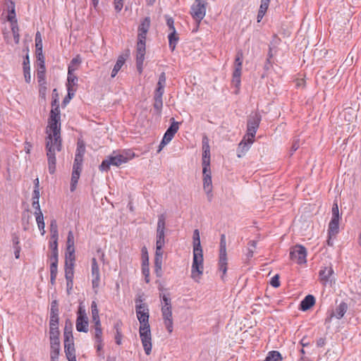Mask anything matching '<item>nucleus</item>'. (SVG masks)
Here are the masks:
<instances>
[{
    "mask_svg": "<svg viewBox=\"0 0 361 361\" xmlns=\"http://www.w3.org/2000/svg\"><path fill=\"white\" fill-rule=\"evenodd\" d=\"M270 0H261V4L259 10L266 12L269 4Z\"/></svg>",
    "mask_w": 361,
    "mask_h": 361,
    "instance_id": "69168bd1",
    "label": "nucleus"
},
{
    "mask_svg": "<svg viewBox=\"0 0 361 361\" xmlns=\"http://www.w3.org/2000/svg\"><path fill=\"white\" fill-rule=\"evenodd\" d=\"M64 337V345H68V343H74L73 334H69L68 332H63Z\"/></svg>",
    "mask_w": 361,
    "mask_h": 361,
    "instance_id": "6e6d98bb",
    "label": "nucleus"
},
{
    "mask_svg": "<svg viewBox=\"0 0 361 361\" xmlns=\"http://www.w3.org/2000/svg\"><path fill=\"white\" fill-rule=\"evenodd\" d=\"M150 26L149 18H145L138 27L137 43L136 47V66L140 73L142 71L145 55V41Z\"/></svg>",
    "mask_w": 361,
    "mask_h": 361,
    "instance_id": "7ed1b4c3",
    "label": "nucleus"
},
{
    "mask_svg": "<svg viewBox=\"0 0 361 361\" xmlns=\"http://www.w3.org/2000/svg\"><path fill=\"white\" fill-rule=\"evenodd\" d=\"M315 303L314 297L312 295H307L300 302V310L306 311Z\"/></svg>",
    "mask_w": 361,
    "mask_h": 361,
    "instance_id": "412c9836",
    "label": "nucleus"
},
{
    "mask_svg": "<svg viewBox=\"0 0 361 361\" xmlns=\"http://www.w3.org/2000/svg\"><path fill=\"white\" fill-rule=\"evenodd\" d=\"M49 247L51 250L50 260L58 261V241H51L49 243Z\"/></svg>",
    "mask_w": 361,
    "mask_h": 361,
    "instance_id": "c9c22d12",
    "label": "nucleus"
},
{
    "mask_svg": "<svg viewBox=\"0 0 361 361\" xmlns=\"http://www.w3.org/2000/svg\"><path fill=\"white\" fill-rule=\"evenodd\" d=\"M50 261H51L50 274L57 275V273H58V269H57L58 261H54V260H50Z\"/></svg>",
    "mask_w": 361,
    "mask_h": 361,
    "instance_id": "4d7b16f0",
    "label": "nucleus"
},
{
    "mask_svg": "<svg viewBox=\"0 0 361 361\" xmlns=\"http://www.w3.org/2000/svg\"><path fill=\"white\" fill-rule=\"evenodd\" d=\"M348 310V305L345 302L340 303L336 308L335 312L332 313L331 317H335L338 319H341Z\"/></svg>",
    "mask_w": 361,
    "mask_h": 361,
    "instance_id": "b1692460",
    "label": "nucleus"
},
{
    "mask_svg": "<svg viewBox=\"0 0 361 361\" xmlns=\"http://www.w3.org/2000/svg\"><path fill=\"white\" fill-rule=\"evenodd\" d=\"M147 269L149 271V257L147 255V252L146 248L142 249V272L143 270Z\"/></svg>",
    "mask_w": 361,
    "mask_h": 361,
    "instance_id": "a18cd8bd",
    "label": "nucleus"
},
{
    "mask_svg": "<svg viewBox=\"0 0 361 361\" xmlns=\"http://www.w3.org/2000/svg\"><path fill=\"white\" fill-rule=\"evenodd\" d=\"M35 47L37 51H42V39L40 32L38 31L35 35Z\"/></svg>",
    "mask_w": 361,
    "mask_h": 361,
    "instance_id": "8fccbe9b",
    "label": "nucleus"
},
{
    "mask_svg": "<svg viewBox=\"0 0 361 361\" xmlns=\"http://www.w3.org/2000/svg\"><path fill=\"white\" fill-rule=\"evenodd\" d=\"M23 73L25 82L27 83H30L31 81V75H30V60L28 55L26 56L23 61Z\"/></svg>",
    "mask_w": 361,
    "mask_h": 361,
    "instance_id": "c85d7f7f",
    "label": "nucleus"
},
{
    "mask_svg": "<svg viewBox=\"0 0 361 361\" xmlns=\"http://www.w3.org/2000/svg\"><path fill=\"white\" fill-rule=\"evenodd\" d=\"M74 71H71L68 70V78H67V90L68 91L69 97H73L75 94V90L74 89V86L78 82V78L73 73Z\"/></svg>",
    "mask_w": 361,
    "mask_h": 361,
    "instance_id": "dca6fc26",
    "label": "nucleus"
},
{
    "mask_svg": "<svg viewBox=\"0 0 361 361\" xmlns=\"http://www.w3.org/2000/svg\"><path fill=\"white\" fill-rule=\"evenodd\" d=\"M193 251H202V248L200 243V232L198 229H195L192 236Z\"/></svg>",
    "mask_w": 361,
    "mask_h": 361,
    "instance_id": "c756f323",
    "label": "nucleus"
},
{
    "mask_svg": "<svg viewBox=\"0 0 361 361\" xmlns=\"http://www.w3.org/2000/svg\"><path fill=\"white\" fill-rule=\"evenodd\" d=\"M227 253H226V235L222 234L220 240V248L219 256V271L221 272V279L224 281L227 271Z\"/></svg>",
    "mask_w": 361,
    "mask_h": 361,
    "instance_id": "423d86ee",
    "label": "nucleus"
},
{
    "mask_svg": "<svg viewBox=\"0 0 361 361\" xmlns=\"http://www.w3.org/2000/svg\"><path fill=\"white\" fill-rule=\"evenodd\" d=\"M210 169V152H203L202 154V169Z\"/></svg>",
    "mask_w": 361,
    "mask_h": 361,
    "instance_id": "c03bdc74",
    "label": "nucleus"
},
{
    "mask_svg": "<svg viewBox=\"0 0 361 361\" xmlns=\"http://www.w3.org/2000/svg\"><path fill=\"white\" fill-rule=\"evenodd\" d=\"M161 298V308H171V298L168 295L163 294L160 295Z\"/></svg>",
    "mask_w": 361,
    "mask_h": 361,
    "instance_id": "49530a36",
    "label": "nucleus"
},
{
    "mask_svg": "<svg viewBox=\"0 0 361 361\" xmlns=\"http://www.w3.org/2000/svg\"><path fill=\"white\" fill-rule=\"evenodd\" d=\"M332 218L339 219L338 207L336 202L334 204L332 207Z\"/></svg>",
    "mask_w": 361,
    "mask_h": 361,
    "instance_id": "e2e57ef3",
    "label": "nucleus"
},
{
    "mask_svg": "<svg viewBox=\"0 0 361 361\" xmlns=\"http://www.w3.org/2000/svg\"><path fill=\"white\" fill-rule=\"evenodd\" d=\"M59 315H50L49 331L59 330Z\"/></svg>",
    "mask_w": 361,
    "mask_h": 361,
    "instance_id": "79ce46f5",
    "label": "nucleus"
},
{
    "mask_svg": "<svg viewBox=\"0 0 361 361\" xmlns=\"http://www.w3.org/2000/svg\"><path fill=\"white\" fill-rule=\"evenodd\" d=\"M65 353L68 361H76L74 343L64 345Z\"/></svg>",
    "mask_w": 361,
    "mask_h": 361,
    "instance_id": "bb28decb",
    "label": "nucleus"
},
{
    "mask_svg": "<svg viewBox=\"0 0 361 361\" xmlns=\"http://www.w3.org/2000/svg\"><path fill=\"white\" fill-rule=\"evenodd\" d=\"M173 137V134H171V133L166 130L159 144L158 152H160L161 149L171 141Z\"/></svg>",
    "mask_w": 361,
    "mask_h": 361,
    "instance_id": "473e14b6",
    "label": "nucleus"
},
{
    "mask_svg": "<svg viewBox=\"0 0 361 361\" xmlns=\"http://www.w3.org/2000/svg\"><path fill=\"white\" fill-rule=\"evenodd\" d=\"M50 315H59L58 304L56 300L51 302Z\"/></svg>",
    "mask_w": 361,
    "mask_h": 361,
    "instance_id": "13d9d810",
    "label": "nucleus"
},
{
    "mask_svg": "<svg viewBox=\"0 0 361 361\" xmlns=\"http://www.w3.org/2000/svg\"><path fill=\"white\" fill-rule=\"evenodd\" d=\"M125 61H126V58L123 56H120L118 58L117 61H116V63L112 70V72H111L112 78H114L118 72L120 71L121 67L123 66Z\"/></svg>",
    "mask_w": 361,
    "mask_h": 361,
    "instance_id": "72a5a7b5",
    "label": "nucleus"
},
{
    "mask_svg": "<svg viewBox=\"0 0 361 361\" xmlns=\"http://www.w3.org/2000/svg\"><path fill=\"white\" fill-rule=\"evenodd\" d=\"M164 92V87H157L156 90H155L154 97H159V98H162Z\"/></svg>",
    "mask_w": 361,
    "mask_h": 361,
    "instance_id": "774afa93",
    "label": "nucleus"
},
{
    "mask_svg": "<svg viewBox=\"0 0 361 361\" xmlns=\"http://www.w3.org/2000/svg\"><path fill=\"white\" fill-rule=\"evenodd\" d=\"M50 232H51V241L56 240L58 241V227L56 224V221L55 220H52L50 224Z\"/></svg>",
    "mask_w": 361,
    "mask_h": 361,
    "instance_id": "4c0bfd02",
    "label": "nucleus"
},
{
    "mask_svg": "<svg viewBox=\"0 0 361 361\" xmlns=\"http://www.w3.org/2000/svg\"><path fill=\"white\" fill-rule=\"evenodd\" d=\"M82 165H76V164H73L70 187V190L71 192L75 191V190L76 189L77 183L82 169Z\"/></svg>",
    "mask_w": 361,
    "mask_h": 361,
    "instance_id": "2eb2a0df",
    "label": "nucleus"
},
{
    "mask_svg": "<svg viewBox=\"0 0 361 361\" xmlns=\"http://www.w3.org/2000/svg\"><path fill=\"white\" fill-rule=\"evenodd\" d=\"M254 142V138L248 140L246 135L243 137V139L240 141L238 145L237 149V156L240 158L243 157L245 153L249 150L251 145Z\"/></svg>",
    "mask_w": 361,
    "mask_h": 361,
    "instance_id": "4468645a",
    "label": "nucleus"
},
{
    "mask_svg": "<svg viewBox=\"0 0 361 361\" xmlns=\"http://www.w3.org/2000/svg\"><path fill=\"white\" fill-rule=\"evenodd\" d=\"M92 322L94 323V340L97 355L101 359H104V353L103 351L102 330L99 317V311L94 302H92Z\"/></svg>",
    "mask_w": 361,
    "mask_h": 361,
    "instance_id": "20e7f679",
    "label": "nucleus"
},
{
    "mask_svg": "<svg viewBox=\"0 0 361 361\" xmlns=\"http://www.w3.org/2000/svg\"><path fill=\"white\" fill-rule=\"evenodd\" d=\"M165 18H166V25L169 27V31H174V30H176L175 27H174V20H173V19L171 17L169 16H166Z\"/></svg>",
    "mask_w": 361,
    "mask_h": 361,
    "instance_id": "bf43d9fd",
    "label": "nucleus"
},
{
    "mask_svg": "<svg viewBox=\"0 0 361 361\" xmlns=\"http://www.w3.org/2000/svg\"><path fill=\"white\" fill-rule=\"evenodd\" d=\"M130 157L126 154H121L114 152L107 159L102 161L100 165V169L102 171H107L109 169L110 165L118 166L124 163H126Z\"/></svg>",
    "mask_w": 361,
    "mask_h": 361,
    "instance_id": "0eeeda50",
    "label": "nucleus"
},
{
    "mask_svg": "<svg viewBox=\"0 0 361 361\" xmlns=\"http://www.w3.org/2000/svg\"><path fill=\"white\" fill-rule=\"evenodd\" d=\"M203 173V188L207 195L209 200L210 201L212 197V173L211 170L202 169Z\"/></svg>",
    "mask_w": 361,
    "mask_h": 361,
    "instance_id": "f8f14e48",
    "label": "nucleus"
},
{
    "mask_svg": "<svg viewBox=\"0 0 361 361\" xmlns=\"http://www.w3.org/2000/svg\"><path fill=\"white\" fill-rule=\"evenodd\" d=\"M164 246L156 245L154 261H162Z\"/></svg>",
    "mask_w": 361,
    "mask_h": 361,
    "instance_id": "864d4df0",
    "label": "nucleus"
},
{
    "mask_svg": "<svg viewBox=\"0 0 361 361\" xmlns=\"http://www.w3.org/2000/svg\"><path fill=\"white\" fill-rule=\"evenodd\" d=\"M92 276L93 277L92 280V287H98L99 283V268L94 259H92Z\"/></svg>",
    "mask_w": 361,
    "mask_h": 361,
    "instance_id": "a211bd4d",
    "label": "nucleus"
},
{
    "mask_svg": "<svg viewBox=\"0 0 361 361\" xmlns=\"http://www.w3.org/2000/svg\"><path fill=\"white\" fill-rule=\"evenodd\" d=\"M75 262V248L66 249L65 253V264L71 265Z\"/></svg>",
    "mask_w": 361,
    "mask_h": 361,
    "instance_id": "2f4dec72",
    "label": "nucleus"
},
{
    "mask_svg": "<svg viewBox=\"0 0 361 361\" xmlns=\"http://www.w3.org/2000/svg\"><path fill=\"white\" fill-rule=\"evenodd\" d=\"M169 47L172 51L175 49L176 43L178 40V37L176 34V31H170L169 34Z\"/></svg>",
    "mask_w": 361,
    "mask_h": 361,
    "instance_id": "e433bc0d",
    "label": "nucleus"
},
{
    "mask_svg": "<svg viewBox=\"0 0 361 361\" xmlns=\"http://www.w3.org/2000/svg\"><path fill=\"white\" fill-rule=\"evenodd\" d=\"M123 6V0H114V7L117 12L121 11Z\"/></svg>",
    "mask_w": 361,
    "mask_h": 361,
    "instance_id": "338daca9",
    "label": "nucleus"
},
{
    "mask_svg": "<svg viewBox=\"0 0 361 361\" xmlns=\"http://www.w3.org/2000/svg\"><path fill=\"white\" fill-rule=\"evenodd\" d=\"M339 219L331 218L329 225V235L330 237L336 235L338 232Z\"/></svg>",
    "mask_w": 361,
    "mask_h": 361,
    "instance_id": "393cba45",
    "label": "nucleus"
},
{
    "mask_svg": "<svg viewBox=\"0 0 361 361\" xmlns=\"http://www.w3.org/2000/svg\"><path fill=\"white\" fill-rule=\"evenodd\" d=\"M282 357L279 352L273 350L268 353L264 361H281Z\"/></svg>",
    "mask_w": 361,
    "mask_h": 361,
    "instance_id": "ea45409f",
    "label": "nucleus"
},
{
    "mask_svg": "<svg viewBox=\"0 0 361 361\" xmlns=\"http://www.w3.org/2000/svg\"><path fill=\"white\" fill-rule=\"evenodd\" d=\"M82 62V59L80 58V56L79 55L76 56L75 58H73L69 66H68V71H75V70H77L80 63Z\"/></svg>",
    "mask_w": 361,
    "mask_h": 361,
    "instance_id": "58836bf2",
    "label": "nucleus"
},
{
    "mask_svg": "<svg viewBox=\"0 0 361 361\" xmlns=\"http://www.w3.org/2000/svg\"><path fill=\"white\" fill-rule=\"evenodd\" d=\"M165 230V216L164 214L159 216L157 231L164 232Z\"/></svg>",
    "mask_w": 361,
    "mask_h": 361,
    "instance_id": "09e8293b",
    "label": "nucleus"
},
{
    "mask_svg": "<svg viewBox=\"0 0 361 361\" xmlns=\"http://www.w3.org/2000/svg\"><path fill=\"white\" fill-rule=\"evenodd\" d=\"M39 191L33 190L32 197V206L35 209V212H37L38 211H42L39 205Z\"/></svg>",
    "mask_w": 361,
    "mask_h": 361,
    "instance_id": "7c9ffc66",
    "label": "nucleus"
},
{
    "mask_svg": "<svg viewBox=\"0 0 361 361\" xmlns=\"http://www.w3.org/2000/svg\"><path fill=\"white\" fill-rule=\"evenodd\" d=\"M178 130V123L173 121L169 128L167 129V131L171 133V134H175L177 133Z\"/></svg>",
    "mask_w": 361,
    "mask_h": 361,
    "instance_id": "052dcab7",
    "label": "nucleus"
},
{
    "mask_svg": "<svg viewBox=\"0 0 361 361\" xmlns=\"http://www.w3.org/2000/svg\"><path fill=\"white\" fill-rule=\"evenodd\" d=\"M270 284L274 288H277L280 286L279 278L278 275H275L271 278Z\"/></svg>",
    "mask_w": 361,
    "mask_h": 361,
    "instance_id": "0e129e2a",
    "label": "nucleus"
},
{
    "mask_svg": "<svg viewBox=\"0 0 361 361\" xmlns=\"http://www.w3.org/2000/svg\"><path fill=\"white\" fill-rule=\"evenodd\" d=\"M203 250L193 251L192 264L191 267V278L199 282L204 271Z\"/></svg>",
    "mask_w": 361,
    "mask_h": 361,
    "instance_id": "39448f33",
    "label": "nucleus"
},
{
    "mask_svg": "<svg viewBox=\"0 0 361 361\" xmlns=\"http://www.w3.org/2000/svg\"><path fill=\"white\" fill-rule=\"evenodd\" d=\"M34 215L36 219V222L37 224L38 228L41 231V234L44 235L45 233V224L44 221L43 214L42 211H38L37 212H34Z\"/></svg>",
    "mask_w": 361,
    "mask_h": 361,
    "instance_id": "a878e982",
    "label": "nucleus"
},
{
    "mask_svg": "<svg viewBox=\"0 0 361 361\" xmlns=\"http://www.w3.org/2000/svg\"><path fill=\"white\" fill-rule=\"evenodd\" d=\"M290 259L296 261L298 264L306 263L307 251L302 245H295L290 252Z\"/></svg>",
    "mask_w": 361,
    "mask_h": 361,
    "instance_id": "9b49d317",
    "label": "nucleus"
},
{
    "mask_svg": "<svg viewBox=\"0 0 361 361\" xmlns=\"http://www.w3.org/2000/svg\"><path fill=\"white\" fill-rule=\"evenodd\" d=\"M334 271L331 267H326L320 270L319 277L324 284H326L329 281Z\"/></svg>",
    "mask_w": 361,
    "mask_h": 361,
    "instance_id": "5701e85b",
    "label": "nucleus"
},
{
    "mask_svg": "<svg viewBox=\"0 0 361 361\" xmlns=\"http://www.w3.org/2000/svg\"><path fill=\"white\" fill-rule=\"evenodd\" d=\"M164 324L169 333L173 331V319L171 308H161Z\"/></svg>",
    "mask_w": 361,
    "mask_h": 361,
    "instance_id": "ddd939ff",
    "label": "nucleus"
},
{
    "mask_svg": "<svg viewBox=\"0 0 361 361\" xmlns=\"http://www.w3.org/2000/svg\"><path fill=\"white\" fill-rule=\"evenodd\" d=\"M45 65H44V61L42 60L41 62L37 63V79L38 82L40 85H44L46 83L45 82Z\"/></svg>",
    "mask_w": 361,
    "mask_h": 361,
    "instance_id": "6ab92c4d",
    "label": "nucleus"
},
{
    "mask_svg": "<svg viewBox=\"0 0 361 361\" xmlns=\"http://www.w3.org/2000/svg\"><path fill=\"white\" fill-rule=\"evenodd\" d=\"M50 359L51 361H59V356L60 353V345H51L50 346Z\"/></svg>",
    "mask_w": 361,
    "mask_h": 361,
    "instance_id": "a19ab883",
    "label": "nucleus"
},
{
    "mask_svg": "<svg viewBox=\"0 0 361 361\" xmlns=\"http://www.w3.org/2000/svg\"><path fill=\"white\" fill-rule=\"evenodd\" d=\"M114 328L116 329V335H115L116 343L117 345H121L122 343L121 341H122V337H123L121 329V324L118 322H117L114 325Z\"/></svg>",
    "mask_w": 361,
    "mask_h": 361,
    "instance_id": "37998d69",
    "label": "nucleus"
},
{
    "mask_svg": "<svg viewBox=\"0 0 361 361\" xmlns=\"http://www.w3.org/2000/svg\"><path fill=\"white\" fill-rule=\"evenodd\" d=\"M261 121V116L257 113L250 116L247 123V133L245 134L248 140L253 139L259 128Z\"/></svg>",
    "mask_w": 361,
    "mask_h": 361,
    "instance_id": "9d476101",
    "label": "nucleus"
},
{
    "mask_svg": "<svg viewBox=\"0 0 361 361\" xmlns=\"http://www.w3.org/2000/svg\"><path fill=\"white\" fill-rule=\"evenodd\" d=\"M75 326L78 331L85 333L88 331L89 319L82 302H80L78 307Z\"/></svg>",
    "mask_w": 361,
    "mask_h": 361,
    "instance_id": "1a4fd4ad",
    "label": "nucleus"
},
{
    "mask_svg": "<svg viewBox=\"0 0 361 361\" xmlns=\"http://www.w3.org/2000/svg\"><path fill=\"white\" fill-rule=\"evenodd\" d=\"M7 6H8V14L6 16L7 20L9 21L11 23H16L17 19L16 17L14 2H13L12 1H10L9 4H8Z\"/></svg>",
    "mask_w": 361,
    "mask_h": 361,
    "instance_id": "cd10ccee",
    "label": "nucleus"
},
{
    "mask_svg": "<svg viewBox=\"0 0 361 361\" xmlns=\"http://www.w3.org/2000/svg\"><path fill=\"white\" fill-rule=\"evenodd\" d=\"M234 71L233 73V80L232 82L235 85V87H238L240 85V75H241V70L242 65L241 64H235L234 63Z\"/></svg>",
    "mask_w": 361,
    "mask_h": 361,
    "instance_id": "4be33fe9",
    "label": "nucleus"
},
{
    "mask_svg": "<svg viewBox=\"0 0 361 361\" xmlns=\"http://www.w3.org/2000/svg\"><path fill=\"white\" fill-rule=\"evenodd\" d=\"M154 109L157 114H161V111L163 106V101L162 98L155 97H154Z\"/></svg>",
    "mask_w": 361,
    "mask_h": 361,
    "instance_id": "de8ad7c7",
    "label": "nucleus"
},
{
    "mask_svg": "<svg viewBox=\"0 0 361 361\" xmlns=\"http://www.w3.org/2000/svg\"><path fill=\"white\" fill-rule=\"evenodd\" d=\"M73 267L74 264L68 265L65 264V276L67 281V288L68 289L72 288L73 286Z\"/></svg>",
    "mask_w": 361,
    "mask_h": 361,
    "instance_id": "aec40b11",
    "label": "nucleus"
},
{
    "mask_svg": "<svg viewBox=\"0 0 361 361\" xmlns=\"http://www.w3.org/2000/svg\"><path fill=\"white\" fill-rule=\"evenodd\" d=\"M85 152V147L83 142L82 140H78L75 160L73 164L82 165V158Z\"/></svg>",
    "mask_w": 361,
    "mask_h": 361,
    "instance_id": "f3484780",
    "label": "nucleus"
},
{
    "mask_svg": "<svg viewBox=\"0 0 361 361\" xmlns=\"http://www.w3.org/2000/svg\"><path fill=\"white\" fill-rule=\"evenodd\" d=\"M136 314L140 324L139 329L140 337L146 355H149L152 352V334L149 324L148 307H137Z\"/></svg>",
    "mask_w": 361,
    "mask_h": 361,
    "instance_id": "f03ea898",
    "label": "nucleus"
},
{
    "mask_svg": "<svg viewBox=\"0 0 361 361\" xmlns=\"http://www.w3.org/2000/svg\"><path fill=\"white\" fill-rule=\"evenodd\" d=\"M49 335H50V346L54 345H60V341H59V330H54V331H49Z\"/></svg>",
    "mask_w": 361,
    "mask_h": 361,
    "instance_id": "f704fd0d",
    "label": "nucleus"
},
{
    "mask_svg": "<svg viewBox=\"0 0 361 361\" xmlns=\"http://www.w3.org/2000/svg\"><path fill=\"white\" fill-rule=\"evenodd\" d=\"M202 149H203V152H210L209 140L206 136H204L202 139Z\"/></svg>",
    "mask_w": 361,
    "mask_h": 361,
    "instance_id": "680f3d73",
    "label": "nucleus"
},
{
    "mask_svg": "<svg viewBox=\"0 0 361 361\" xmlns=\"http://www.w3.org/2000/svg\"><path fill=\"white\" fill-rule=\"evenodd\" d=\"M74 247V235L71 231H70L68 233L67 236V242H66V249H71Z\"/></svg>",
    "mask_w": 361,
    "mask_h": 361,
    "instance_id": "603ef678",
    "label": "nucleus"
},
{
    "mask_svg": "<svg viewBox=\"0 0 361 361\" xmlns=\"http://www.w3.org/2000/svg\"><path fill=\"white\" fill-rule=\"evenodd\" d=\"M208 0H195L190 8V15L199 24L206 15Z\"/></svg>",
    "mask_w": 361,
    "mask_h": 361,
    "instance_id": "6e6552de",
    "label": "nucleus"
},
{
    "mask_svg": "<svg viewBox=\"0 0 361 361\" xmlns=\"http://www.w3.org/2000/svg\"><path fill=\"white\" fill-rule=\"evenodd\" d=\"M156 245L164 246L165 244L164 232L157 231Z\"/></svg>",
    "mask_w": 361,
    "mask_h": 361,
    "instance_id": "3c124183",
    "label": "nucleus"
},
{
    "mask_svg": "<svg viewBox=\"0 0 361 361\" xmlns=\"http://www.w3.org/2000/svg\"><path fill=\"white\" fill-rule=\"evenodd\" d=\"M162 261H154V272L158 277L161 276Z\"/></svg>",
    "mask_w": 361,
    "mask_h": 361,
    "instance_id": "5fc2aeb1",
    "label": "nucleus"
},
{
    "mask_svg": "<svg viewBox=\"0 0 361 361\" xmlns=\"http://www.w3.org/2000/svg\"><path fill=\"white\" fill-rule=\"evenodd\" d=\"M51 106L52 109L50 111V116L46 130L47 134L46 149L49 171L51 174H53L56 171V152L61 149V116L59 98L53 99Z\"/></svg>",
    "mask_w": 361,
    "mask_h": 361,
    "instance_id": "f257e3e1",
    "label": "nucleus"
}]
</instances>
